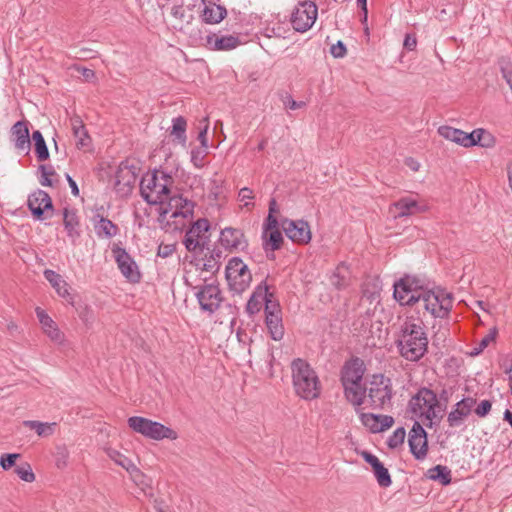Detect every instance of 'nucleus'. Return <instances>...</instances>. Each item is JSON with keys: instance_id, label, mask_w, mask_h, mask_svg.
<instances>
[{"instance_id": "f257e3e1", "label": "nucleus", "mask_w": 512, "mask_h": 512, "mask_svg": "<svg viewBox=\"0 0 512 512\" xmlns=\"http://www.w3.org/2000/svg\"><path fill=\"white\" fill-rule=\"evenodd\" d=\"M173 177L164 171L146 173L140 182V194L150 205H160L159 215L165 219L187 218L193 214V204L181 195H171Z\"/></svg>"}, {"instance_id": "f03ea898", "label": "nucleus", "mask_w": 512, "mask_h": 512, "mask_svg": "<svg viewBox=\"0 0 512 512\" xmlns=\"http://www.w3.org/2000/svg\"><path fill=\"white\" fill-rule=\"evenodd\" d=\"M395 345L402 358L418 362L428 350L425 327L419 319L407 317L400 325L395 337Z\"/></svg>"}, {"instance_id": "7ed1b4c3", "label": "nucleus", "mask_w": 512, "mask_h": 512, "mask_svg": "<svg viewBox=\"0 0 512 512\" xmlns=\"http://www.w3.org/2000/svg\"><path fill=\"white\" fill-rule=\"evenodd\" d=\"M443 411L436 393L427 387L420 388L408 402L411 418L428 428L440 423Z\"/></svg>"}, {"instance_id": "20e7f679", "label": "nucleus", "mask_w": 512, "mask_h": 512, "mask_svg": "<svg viewBox=\"0 0 512 512\" xmlns=\"http://www.w3.org/2000/svg\"><path fill=\"white\" fill-rule=\"evenodd\" d=\"M291 376L294 391L304 400H313L319 397L321 382L312 366L302 358L291 362Z\"/></svg>"}, {"instance_id": "39448f33", "label": "nucleus", "mask_w": 512, "mask_h": 512, "mask_svg": "<svg viewBox=\"0 0 512 512\" xmlns=\"http://www.w3.org/2000/svg\"><path fill=\"white\" fill-rule=\"evenodd\" d=\"M393 288V297L400 305L413 306L417 304L426 285L424 280L416 276L405 275L394 283Z\"/></svg>"}, {"instance_id": "423d86ee", "label": "nucleus", "mask_w": 512, "mask_h": 512, "mask_svg": "<svg viewBox=\"0 0 512 512\" xmlns=\"http://www.w3.org/2000/svg\"><path fill=\"white\" fill-rule=\"evenodd\" d=\"M417 304L434 318L448 317L452 309V296L443 290H431L426 287Z\"/></svg>"}, {"instance_id": "0eeeda50", "label": "nucleus", "mask_w": 512, "mask_h": 512, "mask_svg": "<svg viewBox=\"0 0 512 512\" xmlns=\"http://www.w3.org/2000/svg\"><path fill=\"white\" fill-rule=\"evenodd\" d=\"M128 426L136 433L152 440H175L178 434L173 429L148 418L132 416L128 418Z\"/></svg>"}, {"instance_id": "6e6552de", "label": "nucleus", "mask_w": 512, "mask_h": 512, "mask_svg": "<svg viewBox=\"0 0 512 512\" xmlns=\"http://www.w3.org/2000/svg\"><path fill=\"white\" fill-rule=\"evenodd\" d=\"M225 273L228 285L235 293L240 294L250 286L252 274L241 258L233 257L230 259Z\"/></svg>"}, {"instance_id": "1a4fd4ad", "label": "nucleus", "mask_w": 512, "mask_h": 512, "mask_svg": "<svg viewBox=\"0 0 512 512\" xmlns=\"http://www.w3.org/2000/svg\"><path fill=\"white\" fill-rule=\"evenodd\" d=\"M370 406L373 409H383L391 403V380L384 375H373L367 387Z\"/></svg>"}, {"instance_id": "9d476101", "label": "nucleus", "mask_w": 512, "mask_h": 512, "mask_svg": "<svg viewBox=\"0 0 512 512\" xmlns=\"http://www.w3.org/2000/svg\"><path fill=\"white\" fill-rule=\"evenodd\" d=\"M318 9L314 2H300L292 12L291 24L297 32L308 31L317 18Z\"/></svg>"}, {"instance_id": "9b49d317", "label": "nucleus", "mask_w": 512, "mask_h": 512, "mask_svg": "<svg viewBox=\"0 0 512 512\" xmlns=\"http://www.w3.org/2000/svg\"><path fill=\"white\" fill-rule=\"evenodd\" d=\"M394 219H403L417 214L425 213L429 210V206L413 196H404L393 202L389 208Z\"/></svg>"}, {"instance_id": "f8f14e48", "label": "nucleus", "mask_w": 512, "mask_h": 512, "mask_svg": "<svg viewBox=\"0 0 512 512\" xmlns=\"http://www.w3.org/2000/svg\"><path fill=\"white\" fill-rule=\"evenodd\" d=\"M112 253L122 275L133 283L140 281L141 274L134 259L119 244H113Z\"/></svg>"}, {"instance_id": "ddd939ff", "label": "nucleus", "mask_w": 512, "mask_h": 512, "mask_svg": "<svg viewBox=\"0 0 512 512\" xmlns=\"http://www.w3.org/2000/svg\"><path fill=\"white\" fill-rule=\"evenodd\" d=\"M477 403L476 398L467 396L462 398L460 401L455 403L451 411L447 415V424L450 428H459L464 426L466 420L471 415L475 405Z\"/></svg>"}, {"instance_id": "4468645a", "label": "nucleus", "mask_w": 512, "mask_h": 512, "mask_svg": "<svg viewBox=\"0 0 512 512\" xmlns=\"http://www.w3.org/2000/svg\"><path fill=\"white\" fill-rule=\"evenodd\" d=\"M195 296L200 308L210 314L218 310L223 301L219 286L212 283L201 286Z\"/></svg>"}, {"instance_id": "2eb2a0df", "label": "nucleus", "mask_w": 512, "mask_h": 512, "mask_svg": "<svg viewBox=\"0 0 512 512\" xmlns=\"http://www.w3.org/2000/svg\"><path fill=\"white\" fill-rule=\"evenodd\" d=\"M408 444L410 452L415 459L423 460L426 458L428 452L427 433L423 428V424L418 421H414L409 432Z\"/></svg>"}, {"instance_id": "dca6fc26", "label": "nucleus", "mask_w": 512, "mask_h": 512, "mask_svg": "<svg viewBox=\"0 0 512 512\" xmlns=\"http://www.w3.org/2000/svg\"><path fill=\"white\" fill-rule=\"evenodd\" d=\"M136 179L135 168L126 162H121L115 174L114 189L116 193L121 197L129 195Z\"/></svg>"}, {"instance_id": "f3484780", "label": "nucleus", "mask_w": 512, "mask_h": 512, "mask_svg": "<svg viewBox=\"0 0 512 512\" xmlns=\"http://www.w3.org/2000/svg\"><path fill=\"white\" fill-rule=\"evenodd\" d=\"M209 228V221L205 218L198 219L196 222H194L193 225L185 233L183 240L185 248L190 252H194L198 248H203L205 243L203 238Z\"/></svg>"}, {"instance_id": "a211bd4d", "label": "nucleus", "mask_w": 512, "mask_h": 512, "mask_svg": "<svg viewBox=\"0 0 512 512\" xmlns=\"http://www.w3.org/2000/svg\"><path fill=\"white\" fill-rule=\"evenodd\" d=\"M281 227L286 236L295 243L307 244L311 240V231L308 222L304 220L284 219Z\"/></svg>"}, {"instance_id": "6ab92c4d", "label": "nucleus", "mask_w": 512, "mask_h": 512, "mask_svg": "<svg viewBox=\"0 0 512 512\" xmlns=\"http://www.w3.org/2000/svg\"><path fill=\"white\" fill-rule=\"evenodd\" d=\"M364 373L363 360L358 357L352 358L346 361L341 369V383L342 385H354L355 382H362Z\"/></svg>"}, {"instance_id": "aec40b11", "label": "nucleus", "mask_w": 512, "mask_h": 512, "mask_svg": "<svg viewBox=\"0 0 512 512\" xmlns=\"http://www.w3.org/2000/svg\"><path fill=\"white\" fill-rule=\"evenodd\" d=\"M27 205L34 218L38 220L43 219L45 211L53 209L51 197L46 191L40 189L29 195Z\"/></svg>"}, {"instance_id": "412c9836", "label": "nucleus", "mask_w": 512, "mask_h": 512, "mask_svg": "<svg viewBox=\"0 0 512 512\" xmlns=\"http://www.w3.org/2000/svg\"><path fill=\"white\" fill-rule=\"evenodd\" d=\"M221 245L227 250H243L247 247V240L241 229L226 227L220 233Z\"/></svg>"}, {"instance_id": "4be33fe9", "label": "nucleus", "mask_w": 512, "mask_h": 512, "mask_svg": "<svg viewBox=\"0 0 512 512\" xmlns=\"http://www.w3.org/2000/svg\"><path fill=\"white\" fill-rule=\"evenodd\" d=\"M11 136L14 146L18 151L29 152L31 141L27 121H17L11 128Z\"/></svg>"}, {"instance_id": "5701e85b", "label": "nucleus", "mask_w": 512, "mask_h": 512, "mask_svg": "<svg viewBox=\"0 0 512 512\" xmlns=\"http://www.w3.org/2000/svg\"><path fill=\"white\" fill-rule=\"evenodd\" d=\"M35 312L43 332L53 342L62 343L64 341V334L60 331L55 321L40 307H37Z\"/></svg>"}, {"instance_id": "b1692460", "label": "nucleus", "mask_w": 512, "mask_h": 512, "mask_svg": "<svg viewBox=\"0 0 512 512\" xmlns=\"http://www.w3.org/2000/svg\"><path fill=\"white\" fill-rule=\"evenodd\" d=\"M206 43L212 50L228 51L239 46L241 41L238 36L234 35L220 36L217 34H211L207 36Z\"/></svg>"}, {"instance_id": "393cba45", "label": "nucleus", "mask_w": 512, "mask_h": 512, "mask_svg": "<svg viewBox=\"0 0 512 512\" xmlns=\"http://www.w3.org/2000/svg\"><path fill=\"white\" fill-rule=\"evenodd\" d=\"M204 9L202 12V19L207 24H218L227 15V10L224 6L216 4L215 0H202Z\"/></svg>"}, {"instance_id": "a878e982", "label": "nucleus", "mask_w": 512, "mask_h": 512, "mask_svg": "<svg viewBox=\"0 0 512 512\" xmlns=\"http://www.w3.org/2000/svg\"><path fill=\"white\" fill-rule=\"evenodd\" d=\"M63 224L67 236L75 242L81 235V225L76 209L69 207L63 209Z\"/></svg>"}, {"instance_id": "bb28decb", "label": "nucleus", "mask_w": 512, "mask_h": 512, "mask_svg": "<svg viewBox=\"0 0 512 512\" xmlns=\"http://www.w3.org/2000/svg\"><path fill=\"white\" fill-rule=\"evenodd\" d=\"M92 221L95 233L99 238L110 239L119 233L118 226L100 214L94 215Z\"/></svg>"}, {"instance_id": "cd10ccee", "label": "nucleus", "mask_w": 512, "mask_h": 512, "mask_svg": "<svg viewBox=\"0 0 512 512\" xmlns=\"http://www.w3.org/2000/svg\"><path fill=\"white\" fill-rule=\"evenodd\" d=\"M268 295V286L265 282H262L259 284L252 295L250 296L247 305H246V311L249 315H254L263 307L264 301Z\"/></svg>"}, {"instance_id": "c85d7f7f", "label": "nucleus", "mask_w": 512, "mask_h": 512, "mask_svg": "<svg viewBox=\"0 0 512 512\" xmlns=\"http://www.w3.org/2000/svg\"><path fill=\"white\" fill-rule=\"evenodd\" d=\"M44 277L45 279L51 284V286L56 290L57 294L66 299V300H72V297L69 292V285L67 282L62 278L60 274L57 272L46 269L44 271Z\"/></svg>"}, {"instance_id": "c756f323", "label": "nucleus", "mask_w": 512, "mask_h": 512, "mask_svg": "<svg viewBox=\"0 0 512 512\" xmlns=\"http://www.w3.org/2000/svg\"><path fill=\"white\" fill-rule=\"evenodd\" d=\"M346 399L354 406H361L364 403L367 387L362 382H355L354 385H342Z\"/></svg>"}, {"instance_id": "7c9ffc66", "label": "nucleus", "mask_w": 512, "mask_h": 512, "mask_svg": "<svg viewBox=\"0 0 512 512\" xmlns=\"http://www.w3.org/2000/svg\"><path fill=\"white\" fill-rule=\"evenodd\" d=\"M71 125L73 135L76 138V147L78 149L89 147L91 144V138L88 135L83 122L78 117H75L71 119Z\"/></svg>"}, {"instance_id": "2f4dec72", "label": "nucleus", "mask_w": 512, "mask_h": 512, "mask_svg": "<svg viewBox=\"0 0 512 512\" xmlns=\"http://www.w3.org/2000/svg\"><path fill=\"white\" fill-rule=\"evenodd\" d=\"M265 323L271 338L279 341L284 336V327L281 314H272L265 316Z\"/></svg>"}, {"instance_id": "473e14b6", "label": "nucleus", "mask_w": 512, "mask_h": 512, "mask_svg": "<svg viewBox=\"0 0 512 512\" xmlns=\"http://www.w3.org/2000/svg\"><path fill=\"white\" fill-rule=\"evenodd\" d=\"M438 133L443 138L467 148V141L469 139L468 136H466V132L463 130L450 126H441L438 128Z\"/></svg>"}, {"instance_id": "72a5a7b5", "label": "nucleus", "mask_w": 512, "mask_h": 512, "mask_svg": "<svg viewBox=\"0 0 512 512\" xmlns=\"http://www.w3.org/2000/svg\"><path fill=\"white\" fill-rule=\"evenodd\" d=\"M330 284L337 290L345 289L349 284V271L348 267L341 263L339 264L330 276Z\"/></svg>"}, {"instance_id": "f704fd0d", "label": "nucleus", "mask_w": 512, "mask_h": 512, "mask_svg": "<svg viewBox=\"0 0 512 512\" xmlns=\"http://www.w3.org/2000/svg\"><path fill=\"white\" fill-rule=\"evenodd\" d=\"M263 249L268 251H275L281 248L283 243V236L279 229L273 231L263 232Z\"/></svg>"}, {"instance_id": "c9c22d12", "label": "nucleus", "mask_w": 512, "mask_h": 512, "mask_svg": "<svg viewBox=\"0 0 512 512\" xmlns=\"http://www.w3.org/2000/svg\"><path fill=\"white\" fill-rule=\"evenodd\" d=\"M468 136L467 148L480 145L482 147H489L491 145L492 137L484 129L478 128L473 130L471 133L466 132Z\"/></svg>"}, {"instance_id": "e433bc0d", "label": "nucleus", "mask_w": 512, "mask_h": 512, "mask_svg": "<svg viewBox=\"0 0 512 512\" xmlns=\"http://www.w3.org/2000/svg\"><path fill=\"white\" fill-rule=\"evenodd\" d=\"M427 477L442 485H448L451 483V470L447 466L436 465L427 471Z\"/></svg>"}, {"instance_id": "4c0bfd02", "label": "nucleus", "mask_w": 512, "mask_h": 512, "mask_svg": "<svg viewBox=\"0 0 512 512\" xmlns=\"http://www.w3.org/2000/svg\"><path fill=\"white\" fill-rule=\"evenodd\" d=\"M186 128L187 121L184 117L178 116L173 118L170 135L174 136L175 140H177L180 144L185 145L187 141Z\"/></svg>"}, {"instance_id": "58836bf2", "label": "nucleus", "mask_w": 512, "mask_h": 512, "mask_svg": "<svg viewBox=\"0 0 512 512\" xmlns=\"http://www.w3.org/2000/svg\"><path fill=\"white\" fill-rule=\"evenodd\" d=\"M222 251L219 249H213L203 258V270L215 273L220 269L221 266Z\"/></svg>"}, {"instance_id": "ea45409f", "label": "nucleus", "mask_w": 512, "mask_h": 512, "mask_svg": "<svg viewBox=\"0 0 512 512\" xmlns=\"http://www.w3.org/2000/svg\"><path fill=\"white\" fill-rule=\"evenodd\" d=\"M24 426L28 427L32 430H35L38 436L40 437H48L54 433L56 423H47V422H40L36 420H27L24 421Z\"/></svg>"}, {"instance_id": "a19ab883", "label": "nucleus", "mask_w": 512, "mask_h": 512, "mask_svg": "<svg viewBox=\"0 0 512 512\" xmlns=\"http://www.w3.org/2000/svg\"><path fill=\"white\" fill-rule=\"evenodd\" d=\"M109 456L111 459L119 466L124 468L127 472L135 477L141 476L140 470L136 467V465L126 456L121 454L118 451H112Z\"/></svg>"}, {"instance_id": "79ce46f5", "label": "nucleus", "mask_w": 512, "mask_h": 512, "mask_svg": "<svg viewBox=\"0 0 512 512\" xmlns=\"http://www.w3.org/2000/svg\"><path fill=\"white\" fill-rule=\"evenodd\" d=\"M32 139L35 145V152L39 161H45L49 158V151L42 133L39 130H35L32 133Z\"/></svg>"}, {"instance_id": "37998d69", "label": "nucleus", "mask_w": 512, "mask_h": 512, "mask_svg": "<svg viewBox=\"0 0 512 512\" xmlns=\"http://www.w3.org/2000/svg\"><path fill=\"white\" fill-rule=\"evenodd\" d=\"M374 476L379 484L383 488H387L392 484V479L388 469L381 462L375 468H373Z\"/></svg>"}, {"instance_id": "c03bdc74", "label": "nucleus", "mask_w": 512, "mask_h": 512, "mask_svg": "<svg viewBox=\"0 0 512 512\" xmlns=\"http://www.w3.org/2000/svg\"><path fill=\"white\" fill-rule=\"evenodd\" d=\"M380 419L381 415H374L371 413H363L361 415L362 423L374 433L382 431V428L379 424Z\"/></svg>"}, {"instance_id": "a18cd8bd", "label": "nucleus", "mask_w": 512, "mask_h": 512, "mask_svg": "<svg viewBox=\"0 0 512 512\" xmlns=\"http://www.w3.org/2000/svg\"><path fill=\"white\" fill-rule=\"evenodd\" d=\"M406 431L403 427L397 428L387 440V445L395 449L404 443Z\"/></svg>"}, {"instance_id": "49530a36", "label": "nucleus", "mask_w": 512, "mask_h": 512, "mask_svg": "<svg viewBox=\"0 0 512 512\" xmlns=\"http://www.w3.org/2000/svg\"><path fill=\"white\" fill-rule=\"evenodd\" d=\"M497 329L494 327L489 330V333L481 339L478 346L471 352L472 355L480 354L488 345L496 339Z\"/></svg>"}, {"instance_id": "de8ad7c7", "label": "nucleus", "mask_w": 512, "mask_h": 512, "mask_svg": "<svg viewBox=\"0 0 512 512\" xmlns=\"http://www.w3.org/2000/svg\"><path fill=\"white\" fill-rule=\"evenodd\" d=\"M15 473L21 480L25 482L31 483L35 480V475L32 471L30 464L28 463H24L20 466H17L15 468Z\"/></svg>"}, {"instance_id": "09e8293b", "label": "nucleus", "mask_w": 512, "mask_h": 512, "mask_svg": "<svg viewBox=\"0 0 512 512\" xmlns=\"http://www.w3.org/2000/svg\"><path fill=\"white\" fill-rule=\"evenodd\" d=\"M208 148L200 147L191 150V162L196 168H202L204 166V159L207 156Z\"/></svg>"}, {"instance_id": "8fccbe9b", "label": "nucleus", "mask_w": 512, "mask_h": 512, "mask_svg": "<svg viewBox=\"0 0 512 512\" xmlns=\"http://www.w3.org/2000/svg\"><path fill=\"white\" fill-rule=\"evenodd\" d=\"M264 312L266 315L281 314L279 303L273 299V294L268 291V295L264 301Z\"/></svg>"}, {"instance_id": "3c124183", "label": "nucleus", "mask_w": 512, "mask_h": 512, "mask_svg": "<svg viewBox=\"0 0 512 512\" xmlns=\"http://www.w3.org/2000/svg\"><path fill=\"white\" fill-rule=\"evenodd\" d=\"M171 15L179 20V22L182 24V23H190V21L192 20L193 16L192 14H188L186 13V10L184 9L183 5H175L172 7L171 9Z\"/></svg>"}, {"instance_id": "603ef678", "label": "nucleus", "mask_w": 512, "mask_h": 512, "mask_svg": "<svg viewBox=\"0 0 512 512\" xmlns=\"http://www.w3.org/2000/svg\"><path fill=\"white\" fill-rule=\"evenodd\" d=\"M39 170L41 171L42 175L40 178V184L42 186H52V180L50 179V176H53L55 174V171L53 167L46 165H40Z\"/></svg>"}, {"instance_id": "864d4df0", "label": "nucleus", "mask_w": 512, "mask_h": 512, "mask_svg": "<svg viewBox=\"0 0 512 512\" xmlns=\"http://www.w3.org/2000/svg\"><path fill=\"white\" fill-rule=\"evenodd\" d=\"M492 409V403L490 400H482L477 406L475 405L473 411L480 417H486Z\"/></svg>"}, {"instance_id": "5fc2aeb1", "label": "nucleus", "mask_w": 512, "mask_h": 512, "mask_svg": "<svg viewBox=\"0 0 512 512\" xmlns=\"http://www.w3.org/2000/svg\"><path fill=\"white\" fill-rule=\"evenodd\" d=\"M20 455L17 453L3 454L0 458V466L3 470H9L15 465V461Z\"/></svg>"}, {"instance_id": "6e6d98bb", "label": "nucleus", "mask_w": 512, "mask_h": 512, "mask_svg": "<svg viewBox=\"0 0 512 512\" xmlns=\"http://www.w3.org/2000/svg\"><path fill=\"white\" fill-rule=\"evenodd\" d=\"M281 99H282L283 104H284L287 108H289V109H291V110L300 109V108H303V107L306 105V103H305V102H303V101H299V102H298V101H295V100L292 98V96H291L290 94H288V93H286L285 95H283Z\"/></svg>"}, {"instance_id": "4d7b16f0", "label": "nucleus", "mask_w": 512, "mask_h": 512, "mask_svg": "<svg viewBox=\"0 0 512 512\" xmlns=\"http://www.w3.org/2000/svg\"><path fill=\"white\" fill-rule=\"evenodd\" d=\"M202 122L204 123L203 128L199 131L198 140L201 144V147L208 148V138L207 133L209 130V119L208 117L203 118Z\"/></svg>"}, {"instance_id": "13d9d810", "label": "nucleus", "mask_w": 512, "mask_h": 512, "mask_svg": "<svg viewBox=\"0 0 512 512\" xmlns=\"http://www.w3.org/2000/svg\"><path fill=\"white\" fill-rule=\"evenodd\" d=\"M274 229H279L278 220L275 215L268 213L263 224V232L273 231Z\"/></svg>"}, {"instance_id": "bf43d9fd", "label": "nucleus", "mask_w": 512, "mask_h": 512, "mask_svg": "<svg viewBox=\"0 0 512 512\" xmlns=\"http://www.w3.org/2000/svg\"><path fill=\"white\" fill-rule=\"evenodd\" d=\"M330 53L335 58H342L346 55L347 50L344 43L339 40L336 44L331 46Z\"/></svg>"}, {"instance_id": "052dcab7", "label": "nucleus", "mask_w": 512, "mask_h": 512, "mask_svg": "<svg viewBox=\"0 0 512 512\" xmlns=\"http://www.w3.org/2000/svg\"><path fill=\"white\" fill-rule=\"evenodd\" d=\"M253 198H254V193H253L252 189H250L248 187H243L242 189H240V191L238 193V199H239V201L244 202L245 207H248L250 205L248 200H252Z\"/></svg>"}, {"instance_id": "680f3d73", "label": "nucleus", "mask_w": 512, "mask_h": 512, "mask_svg": "<svg viewBox=\"0 0 512 512\" xmlns=\"http://www.w3.org/2000/svg\"><path fill=\"white\" fill-rule=\"evenodd\" d=\"M76 70L81 73L86 82H93L96 78L95 72L92 69L85 67H76Z\"/></svg>"}, {"instance_id": "e2e57ef3", "label": "nucleus", "mask_w": 512, "mask_h": 512, "mask_svg": "<svg viewBox=\"0 0 512 512\" xmlns=\"http://www.w3.org/2000/svg\"><path fill=\"white\" fill-rule=\"evenodd\" d=\"M362 457L368 464L371 465L372 469L381 463L377 456L367 451L362 452Z\"/></svg>"}, {"instance_id": "0e129e2a", "label": "nucleus", "mask_w": 512, "mask_h": 512, "mask_svg": "<svg viewBox=\"0 0 512 512\" xmlns=\"http://www.w3.org/2000/svg\"><path fill=\"white\" fill-rule=\"evenodd\" d=\"M416 45H417L416 37L407 34L405 39H404V47L407 50L412 51V50H414L416 48Z\"/></svg>"}, {"instance_id": "69168bd1", "label": "nucleus", "mask_w": 512, "mask_h": 512, "mask_svg": "<svg viewBox=\"0 0 512 512\" xmlns=\"http://www.w3.org/2000/svg\"><path fill=\"white\" fill-rule=\"evenodd\" d=\"M174 250H175V248L173 245L160 246L158 249V255L163 258H166V257L170 256L174 252Z\"/></svg>"}, {"instance_id": "338daca9", "label": "nucleus", "mask_w": 512, "mask_h": 512, "mask_svg": "<svg viewBox=\"0 0 512 512\" xmlns=\"http://www.w3.org/2000/svg\"><path fill=\"white\" fill-rule=\"evenodd\" d=\"M393 423H394V420H393V418L391 416H387V415L382 416L381 415V419H380L379 424H380V426L382 428V431L390 428Z\"/></svg>"}, {"instance_id": "774afa93", "label": "nucleus", "mask_w": 512, "mask_h": 512, "mask_svg": "<svg viewBox=\"0 0 512 512\" xmlns=\"http://www.w3.org/2000/svg\"><path fill=\"white\" fill-rule=\"evenodd\" d=\"M66 179H67V182L69 184V187L71 188V193L74 196H78L79 195V188H78L77 183L74 181V179L69 174L66 175Z\"/></svg>"}]
</instances>
